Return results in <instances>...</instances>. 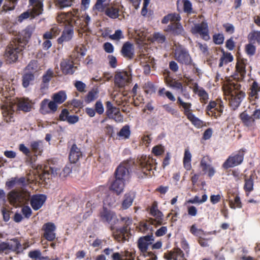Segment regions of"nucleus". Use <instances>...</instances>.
Wrapping results in <instances>:
<instances>
[{
	"instance_id": "nucleus-1",
	"label": "nucleus",
	"mask_w": 260,
	"mask_h": 260,
	"mask_svg": "<svg viewBox=\"0 0 260 260\" xmlns=\"http://www.w3.org/2000/svg\"><path fill=\"white\" fill-rule=\"evenodd\" d=\"M31 109V104L27 99H21L17 101V104L9 101L2 105L3 116L7 122L14 121L13 113L17 109L24 112L30 111Z\"/></svg>"
},
{
	"instance_id": "nucleus-2",
	"label": "nucleus",
	"mask_w": 260,
	"mask_h": 260,
	"mask_svg": "<svg viewBox=\"0 0 260 260\" xmlns=\"http://www.w3.org/2000/svg\"><path fill=\"white\" fill-rule=\"evenodd\" d=\"M241 87L237 81L229 83L224 86L225 92L229 94V104L233 110H236L245 98V93L241 90Z\"/></svg>"
},
{
	"instance_id": "nucleus-3",
	"label": "nucleus",
	"mask_w": 260,
	"mask_h": 260,
	"mask_svg": "<svg viewBox=\"0 0 260 260\" xmlns=\"http://www.w3.org/2000/svg\"><path fill=\"white\" fill-rule=\"evenodd\" d=\"M240 118L244 126L253 130L256 127V120L260 119V109H255L252 112L246 110L240 114Z\"/></svg>"
},
{
	"instance_id": "nucleus-4",
	"label": "nucleus",
	"mask_w": 260,
	"mask_h": 260,
	"mask_svg": "<svg viewBox=\"0 0 260 260\" xmlns=\"http://www.w3.org/2000/svg\"><path fill=\"white\" fill-rule=\"evenodd\" d=\"M57 21L61 22L63 21L67 22L71 28L74 27L84 29V22L82 16L78 14V11L76 10L74 13H68L67 14H62L57 17Z\"/></svg>"
},
{
	"instance_id": "nucleus-5",
	"label": "nucleus",
	"mask_w": 260,
	"mask_h": 260,
	"mask_svg": "<svg viewBox=\"0 0 260 260\" xmlns=\"http://www.w3.org/2000/svg\"><path fill=\"white\" fill-rule=\"evenodd\" d=\"M30 196V193L26 190H13L8 194V199L11 204L15 206H19L26 203Z\"/></svg>"
},
{
	"instance_id": "nucleus-6",
	"label": "nucleus",
	"mask_w": 260,
	"mask_h": 260,
	"mask_svg": "<svg viewBox=\"0 0 260 260\" xmlns=\"http://www.w3.org/2000/svg\"><path fill=\"white\" fill-rule=\"evenodd\" d=\"M134 162L132 160H125L122 162L117 168L115 172V178L127 180L129 178V170L133 166Z\"/></svg>"
},
{
	"instance_id": "nucleus-7",
	"label": "nucleus",
	"mask_w": 260,
	"mask_h": 260,
	"mask_svg": "<svg viewBox=\"0 0 260 260\" xmlns=\"http://www.w3.org/2000/svg\"><path fill=\"white\" fill-rule=\"evenodd\" d=\"M174 58L180 63L185 65L191 64L192 61L188 51L182 46H178L175 49Z\"/></svg>"
},
{
	"instance_id": "nucleus-8",
	"label": "nucleus",
	"mask_w": 260,
	"mask_h": 260,
	"mask_svg": "<svg viewBox=\"0 0 260 260\" xmlns=\"http://www.w3.org/2000/svg\"><path fill=\"white\" fill-rule=\"evenodd\" d=\"M191 31L194 35H199L205 41H208L210 38L208 23L205 21L194 24L191 28Z\"/></svg>"
},
{
	"instance_id": "nucleus-9",
	"label": "nucleus",
	"mask_w": 260,
	"mask_h": 260,
	"mask_svg": "<svg viewBox=\"0 0 260 260\" xmlns=\"http://www.w3.org/2000/svg\"><path fill=\"white\" fill-rule=\"evenodd\" d=\"M106 113L108 118L114 119L117 122H122L123 116L121 115L119 108L113 106L112 103L107 101L106 103Z\"/></svg>"
},
{
	"instance_id": "nucleus-10",
	"label": "nucleus",
	"mask_w": 260,
	"mask_h": 260,
	"mask_svg": "<svg viewBox=\"0 0 260 260\" xmlns=\"http://www.w3.org/2000/svg\"><path fill=\"white\" fill-rule=\"evenodd\" d=\"M132 80L131 75L126 71H121L116 72L114 77L115 85L119 88L127 85Z\"/></svg>"
},
{
	"instance_id": "nucleus-11",
	"label": "nucleus",
	"mask_w": 260,
	"mask_h": 260,
	"mask_svg": "<svg viewBox=\"0 0 260 260\" xmlns=\"http://www.w3.org/2000/svg\"><path fill=\"white\" fill-rule=\"evenodd\" d=\"M22 51V47L13 41L7 46L5 55L10 62H14L18 58V54Z\"/></svg>"
},
{
	"instance_id": "nucleus-12",
	"label": "nucleus",
	"mask_w": 260,
	"mask_h": 260,
	"mask_svg": "<svg viewBox=\"0 0 260 260\" xmlns=\"http://www.w3.org/2000/svg\"><path fill=\"white\" fill-rule=\"evenodd\" d=\"M20 244L17 239H11L7 242L0 243V254H7L10 251H15L19 249Z\"/></svg>"
},
{
	"instance_id": "nucleus-13",
	"label": "nucleus",
	"mask_w": 260,
	"mask_h": 260,
	"mask_svg": "<svg viewBox=\"0 0 260 260\" xmlns=\"http://www.w3.org/2000/svg\"><path fill=\"white\" fill-rule=\"evenodd\" d=\"M153 162L154 160L152 158L146 156H141L138 161L139 166L141 168L143 173L146 175H148L146 171L152 170Z\"/></svg>"
},
{
	"instance_id": "nucleus-14",
	"label": "nucleus",
	"mask_w": 260,
	"mask_h": 260,
	"mask_svg": "<svg viewBox=\"0 0 260 260\" xmlns=\"http://www.w3.org/2000/svg\"><path fill=\"white\" fill-rule=\"evenodd\" d=\"M243 160V154L242 153L237 154L234 156H230L223 164L224 169L233 168L240 165Z\"/></svg>"
},
{
	"instance_id": "nucleus-15",
	"label": "nucleus",
	"mask_w": 260,
	"mask_h": 260,
	"mask_svg": "<svg viewBox=\"0 0 260 260\" xmlns=\"http://www.w3.org/2000/svg\"><path fill=\"white\" fill-rule=\"evenodd\" d=\"M200 166L202 171L205 174H208V175L211 177L215 172V169L211 165V160L208 156H204L200 162Z\"/></svg>"
},
{
	"instance_id": "nucleus-16",
	"label": "nucleus",
	"mask_w": 260,
	"mask_h": 260,
	"mask_svg": "<svg viewBox=\"0 0 260 260\" xmlns=\"http://www.w3.org/2000/svg\"><path fill=\"white\" fill-rule=\"evenodd\" d=\"M154 241V238L152 235H147L145 236L140 237L137 242L138 247L139 250L142 253L146 252L148 246Z\"/></svg>"
},
{
	"instance_id": "nucleus-17",
	"label": "nucleus",
	"mask_w": 260,
	"mask_h": 260,
	"mask_svg": "<svg viewBox=\"0 0 260 260\" xmlns=\"http://www.w3.org/2000/svg\"><path fill=\"white\" fill-rule=\"evenodd\" d=\"M60 69L65 75L73 74L76 69L73 60L70 58L63 59L60 64Z\"/></svg>"
},
{
	"instance_id": "nucleus-18",
	"label": "nucleus",
	"mask_w": 260,
	"mask_h": 260,
	"mask_svg": "<svg viewBox=\"0 0 260 260\" xmlns=\"http://www.w3.org/2000/svg\"><path fill=\"white\" fill-rule=\"evenodd\" d=\"M150 212L151 215L155 218V219L152 221V224H155L156 222V224L158 225L161 224L164 215L158 209V204L157 202L154 201L153 203L150 208Z\"/></svg>"
},
{
	"instance_id": "nucleus-19",
	"label": "nucleus",
	"mask_w": 260,
	"mask_h": 260,
	"mask_svg": "<svg viewBox=\"0 0 260 260\" xmlns=\"http://www.w3.org/2000/svg\"><path fill=\"white\" fill-rule=\"evenodd\" d=\"M44 230V237L48 241H52L56 237V234L54 233L56 228L54 224L48 222L45 224L43 226Z\"/></svg>"
},
{
	"instance_id": "nucleus-20",
	"label": "nucleus",
	"mask_w": 260,
	"mask_h": 260,
	"mask_svg": "<svg viewBox=\"0 0 260 260\" xmlns=\"http://www.w3.org/2000/svg\"><path fill=\"white\" fill-rule=\"evenodd\" d=\"M46 200V196L44 194L33 196L30 200V205L35 210L40 209Z\"/></svg>"
},
{
	"instance_id": "nucleus-21",
	"label": "nucleus",
	"mask_w": 260,
	"mask_h": 260,
	"mask_svg": "<svg viewBox=\"0 0 260 260\" xmlns=\"http://www.w3.org/2000/svg\"><path fill=\"white\" fill-rule=\"evenodd\" d=\"M31 6V13L32 17H36L43 13V0H29Z\"/></svg>"
},
{
	"instance_id": "nucleus-22",
	"label": "nucleus",
	"mask_w": 260,
	"mask_h": 260,
	"mask_svg": "<svg viewBox=\"0 0 260 260\" xmlns=\"http://www.w3.org/2000/svg\"><path fill=\"white\" fill-rule=\"evenodd\" d=\"M121 52L124 57L132 59L134 56V47L133 45L128 42L125 43L123 45Z\"/></svg>"
},
{
	"instance_id": "nucleus-23",
	"label": "nucleus",
	"mask_w": 260,
	"mask_h": 260,
	"mask_svg": "<svg viewBox=\"0 0 260 260\" xmlns=\"http://www.w3.org/2000/svg\"><path fill=\"white\" fill-rule=\"evenodd\" d=\"M48 107L49 109L53 112L56 111L57 106L56 103L53 101H49L48 99H44L41 103V111L43 114H46L49 112L47 110V107Z\"/></svg>"
},
{
	"instance_id": "nucleus-24",
	"label": "nucleus",
	"mask_w": 260,
	"mask_h": 260,
	"mask_svg": "<svg viewBox=\"0 0 260 260\" xmlns=\"http://www.w3.org/2000/svg\"><path fill=\"white\" fill-rule=\"evenodd\" d=\"M37 77L36 75L33 73L25 72L22 77L23 87L27 88L29 85H33Z\"/></svg>"
},
{
	"instance_id": "nucleus-25",
	"label": "nucleus",
	"mask_w": 260,
	"mask_h": 260,
	"mask_svg": "<svg viewBox=\"0 0 260 260\" xmlns=\"http://www.w3.org/2000/svg\"><path fill=\"white\" fill-rule=\"evenodd\" d=\"M125 181L123 180L115 178V180L112 183L110 188L117 194H119L123 191L125 186Z\"/></svg>"
},
{
	"instance_id": "nucleus-26",
	"label": "nucleus",
	"mask_w": 260,
	"mask_h": 260,
	"mask_svg": "<svg viewBox=\"0 0 260 260\" xmlns=\"http://www.w3.org/2000/svg\"><path fill=\"white\" fill-rule=\"evenodd\" d=\"M74 35L73 28H66L62 32L61 36L57 40L59 44H62L63 42H67L70 41Z\"/></svg>"
},
{
	"instance_id": "nucleus-27",
	"label": "nucleus",
	"mask_w": 260,
	"mask_h": 260,
	"mask_svg": "<svg viewBox=\"0 0 260 260\" xmlns=\"http://www.w3.org/2000/svg\"><path fill=\"white\" fill-rule=\"evenodd\" d=\"M82 156V152L76 145L74 144L71 149L69 159L72 163H76Z\"/></svg>"
},
{
	"instance_id": "nucleus-28",
	"label": "nucleus",
	"mask_w": 260,
	"mask_h": 260,
	"mask_svg": "<svg viewBox=\"0 0 260 260\" xmlns=\"http://www.w3.org/2000/svg\"><path fill=\"white\" fill-rule=\"evenodd\" d=\"M101 217L104 220L111 224H115L117 221L114 213L108 210H104L102 213Z\"/></svg>"
},
{
	"instance_id": "nucleus-29",
	"label": "nucleus",
	"mask_w": 260,
	"mask_h": 260,
	"mask_svg": "<svg viewBox=\"0 0 260 260\" xmlns=\"http://www.w3.org/2000/svg\"><path fill=\"white\" fill-rule=\"evenodd\" d=\"M183 251L180 249H177L174 251L170 252L165 257L168 260H187L184 256Z\"/></svg>"
},
{
	"instance_id": "nucleus-30",
	"label": "nucleus",
	"mask_w": 260,
	"mask_h": 260,
	"mask_svg": "<svg viewBox=\"0 0 260 260\" xmlns=\"http://www.w3.org/2000/svg\"><path fill=\"white\" fill-rule=\"evenodd\" d=\"M135 198V194L134 192H128L125 194L122 203V209H127L131 206Z\"/></svg>"
},
{
	"instance_id": "nucleus-31",
	"label": "nucleus",
	"mask_w": 260,
	"mask_h": 260,
	"mask_svg": "<svg viewBox=\"0 0 260 260\" xmlns=\"http://www.w3.org/2000/svg\"><path fill=\"white\" fill-rule=\"evenodd\" d=\"M194 92L197 94L200 97L202 102L206 103L208 99V94L206 91L202 87H199L197 84H195L193 87Z\"/></svg>"
},
{
	"instance_id": "nucleus-32",
	"label": "nucleus",
	"mask_w": 260,
	"mask_h": 260,
	"mask_svg": "<svg viewBox=\"0 0 260 260\" xmlns=\"http://www.w3.org/2000/svg\"><path fill=\"white\" fill-rule=\"evenodd\" d=\"M177 103L182 107L183 112L186 117H188L192 113L191 110V103L184 102L180 96L177 98Z\"/></svg>"
},
{
	"instance_id": "nucleus-33",
	"label": "nucleus",
	"mask_w": 260,
	"mask_h": 260,
	"mask_svg": "<svg viewBox=\"0 0 260 260\" xmlns=\"http://www.w3.org/2000/svg\"><path fill=\"white\" fill-rule=\"evenodd\" d=\"M38 62L36 60L31 61L25 68V72L33 73L38 76V72L40 70Z\"/></svg>"
},
{
	"instance_id": "nucleus-34",
	"label": "nucleus",
	"mask_w": 260,
	"mask_h": 260,
	"mask_svg": "<svg viewBox=\"0 0 260 260\" xmlns=\"http://www.w3.org/2000/svg\"><path fill=\"white\" fill-rule=\"evenodd\" d=\"M172 31V33L176 35H184L185 31L182 25L180 23H172L169 26Z\"/></svg>"
},
{
	"instance_id": "nucleus-35",
	"label": "nucleus",
	"mask_w": 260,
	"mask_h": 260,
	"mask_svg": "<svg viewBox=\"0 0 260 260\" xmlns=\"http://www.w3.org/2000/svg\"><path fill=\"white\" fill-rule=\"evenodd\" d=\"M32 151L36 154L40 155L43 151V142L42 141H33L30 144Z\"/></svg>"
},
{
	"instance_id": "nucleus-36",
	"label": "nucleus",
	"mask_w": 260,
	"mask_h": 260,
	"mask_svg": "<svg viewBox=\"0 0 260 260\" xmlns=\"http://www.w3.org/2000/svg\"><path fill=\"white\" fill-rule=\"evenodd\" d=\"M191 154L188 149H185L183 157L184 167L187 170L191 169Z\"/></svg>"
},
{
	"instance_id": "nucleus-37",
	"label": "nucleus",
	"mask_w": 260,
	"mask_h": 260,
	"mask_svg": "<svg viewBox=\"0 0 260 260\" xmlns=\"http://www.w3.org/2000/svg\"><path fill=\"white\" fill-rule=\"evenodd\" d=\"M253 173H252L248 178L245 176L244 188L247 192H250L253 189Z\"/></svg>"
},
{
	"instance_id": "nucleus-38",
	"label": "nucleus",
	"mask_w": 260,
	"mask_h": 260,
	"mask_svg": "<svg viewBox=\"0 0 260 260\" xmlns=\"http://www.w3.org/2000/svg\"><path fill=\"white\" fill-rule=\"evenodd\" d=\"M122 221L125 222L126 224V226H123V228L117 230L118 232L120 233L121 234H123L124 236H126L127 238V236L129 232V228L128 226L132 223V220L128 217H124L122 218Z\"/></svg>"
},
{
	"instance_id": "nucleus-39",
	"label": "nucleus",
	"mask_w": 260,
	"mask_h": 260,
	"mask_svg": "<svg viewBox=\"0 0 260 260\" xmlns=\"http://www.w3.org/2000/svg\"><path fill=\"white\" fill-rule=\"evenodd\" d=\"M190 231L191 234L197 237H198L200 239L202 238L203 236H206L212 234V232H204L202 229H198L195 225H192L191 226Z\"/></svg>"
},
{
	"instance_id": "nucleus-40",
	"label": "nucleus",
	"mask_w": 260,
	"mask_h": 260,
	"mask_svg": "<svg viewBox=\"0 0 260 260\" xmlns=\"http://www.w3.org/2000/svg\"><path fill=\"white\" fill-rule=\"evenodd\" d=\"M53 74L54 73L52 70L49 69L47 70L46 73L43 77V85L41 87V89L48 87V83L53 77Z\"/></svg>"
},
{
	"instance_id": "nucleus-41",
	"label": "nucleus",
	"mask_w": 260,
	"mask_h": 260,
	"mask_svg": "<svg viewBox=\"0 0 260 260\" xmlns=\"http://www.w3.org/2000/svg\"><path fill=\"white\" fill-rule=\"evenodd\" d=\"M53 101L57 104L62 103L67 99V95L64 91H60L53 94L52 97Z\"/></svg>"
},
{
	"instance_id": "nucleus-42",
	"label": "nucleus",
	"mask_w": 260,
	"mask_h": 260,
	"mask_svg": "<svg viewBox=\"0 0 260 260\" xmlns=\"http://www.w3.org/2000/svg\"><path fill=\"white\" fill-rule=\"evenodd\" d=\"M250 90L249 96L255 99H258V93L260 91V86L256 82L254 81L253 82L250 87Z\"/></svg>"
},
{
	"instance_id": "nucleus-43",
	"label": "nucleus",
	"mask_w": 260,
	"mask_h": 260,
	"mask_svg": "<svg viewBox=\"0 0 260 260\" xmlns=\"http://www.w3.org/2000/svg\"><path fill=\"white\" fill-rule=\"evenodd\" d=\"M107 1V0H97L93 9L99 12H103L108 5V3H106Z\"/></svg>"
},
{
	"instance_id": "nucleus-44",
	"label": "nucleus",
	"mask_w": 260,
	"mask_h": 260,
	"mask_svg": "<svg viewBox=\"0 0 260 260\" xmlns=\"http://www.w3.org/2000/svg\"><path fill=\"white\" fill-rule=\"evenodd\" d=\"M187 117L191 121L192 124L197 128H200L203 126V121L198 117H196L192 113L191 114H190V115Z\"/></svg>"
},
{
	"instance_id": "nucleus-45",
	"label": "nucleus",
	"mask_w": 260,
	"mask_h": 260,
	"mask_svg": "<svg viewBox=\"0 0 260 260\" xmlns=\"http://www.w3.org/2000/svg\"><path fill=\"white\" fill-rule=\"evenodd\" d=\"M106 14L111 18H116L119 16V10L113 7L107 8L105 11Z\"/></svg>"
},
{
	"instance_id": "nucleus-46",
	"label": "nucleus",
	"mask_w": 260,
	"mask_h": 260,
	"mask_svg": "<svg viewBox=\"0 0 260 260\" xmlns=\"http://www.w3.org/2000/svg\"><path fill=\"white\" fill-rule=\"evenodd\" d=\"M167 85L176 89H182V84L181 82L173 79H166Z\"/></svg>"
},
{
	"instance_id": "nucleus-47",
	"label": "nucleus",
	"mask_w": 260,
	"mask_h": 260,
	"mask_svg": "<svg viewBox=\"0 0 260 260\" xmlns=\"http://www.w3.org/2000/svg\"><path fill=\"white\" fill-rule=\"evenodd\" d=\"M229 205L230 207L233 209H235L236 208H241L242 204L240 197L238 196H236L234 198V201L229 200Z\"/></svg>"
},
{
	"instance_id": "nucleus-48",
	"label": "nucleus",
	"mask_w": 260,
	"mask_h": 260,
	"mask_svg": "<svg viewBox=\"0 0 260 260\" xmlns=\"http://www.w3.org/2000/svg\"><path fill=\"white\" fill-rule=\"evenodd\" d=\"M151 40L152 42H156L158 43H162L166 40L165 36L159 32L154 33Z\"/></svg>"
},
{
	"instance_id": "nucleus-49",
	"label": "nucleus",
	"mask_w": 260,
	"mask_h": 260,
	"mask_svg": "<svg viewBox=\"0 0 260 260\" xmlns=\"http://www.w3.org/2000/svg\"><path fill=\"white\" fill-rule=\"evenodd\" d=\"M217 105L218 104L214 101L210 102L206 108L208 115H213L214 114H215L216 109H218Z\"/></svg>"
},
{
	"instance_id": "nucleus-50",
	"label": "nucleus",
	"mask_w": 260,
	"mask_h": 260,
	"mask_svg": "<svg viewBox=\"0 0 260 260\" xmlns=\"http://www.w3.org/2000/svg\"><path fill=\"white\" fill-rule=\"evenodd\" d=\"M150 59H148L147 57H145L143 58V60H141V62L143 64L144 68V72L145 74H148L150 72V64L152 63V61L150 62Z\"/></svg>"
},
{
	"instance_id": "nucleus-51",
	"label": "nucleus",
	"mask_w": 260,
	"mask_h": 260,
	"mask_svg": "<svg viewBox=\"0 0 260 260\" xmlns=\"http://www.w3.org/2000/svg\"><path fill=\"white\" fill-rule=\"evenodd\" d=\"M208 199V196L207 194H204L203 195L202 199L200 200V198L198 196H195L193 199H191L187 201L188 203L191 204H202L205 202Z\"/></svg>"
},
{
	"instance_id": "nucleus-52",
	"label": "nucleus",
	"mask_w": 260,
	"mask_h": 260,
	"mask_svg": "<svg viewBox=\"0 0 260 260\" xmlns=\"http://www.w3.org/2000/svg\"><path fill=\"white\" fill-rule=\"evenodd\" d=\"M34 30V27L33 26H27L21 32V34L23 37V39L25 40H26L27 39H29L30 37Z\"/></svg>"
},
{
	"instance_id": "nucleus-53",
	"label": "nucleus",
	"mask_w": 260,
	"mask_h": 260,
	"mask_svg": "<svg viewBox=\"0 0 260 260\" xmlns=\"http://www.w3.org/2000/svg\"><path fill=\"white\" fill-rule=\"evenodd\" d=\"M183 4V10L188 14L193 13L192 4L189 0H182Z\"/></svg>"
},
{
	"instance_id": "nucleus-54",
	"label": "nucleus",
	"mask_w": 260,
	"mask_h": 260,
	"mask_svg": "<svg viewBox=\"0 0 260 260\" xmlns=\"http://www.w3.org/2000/svg\"><path fill=\"white\" fill-rule=\"evenodd\" d=\"M119 137L122 139H127L130 135L129 128L127 126L123 127L118 133Z\"/></svg>"
},
{
	"instance_id": "nucleus-55",
	"label": "nucleus",
	"mask_w": 260,
	"mask_h": 260,
	"mask_svg": "<svg viewBox=\"0 0 260 260\" xmlns=\"http://www.w3.org/2000/svg\"><path fill=\"white\" fill-rule=\"evenodd\" d=\"M124 36L122 32L120 29H117L115 31V33L113 35H110L109 38L112 40L119 41L121 39H123Z\"/></svg>"
},
{
	"instance_id": "nucleus-56",
	"label": "nucleus",
	"mask_w": 260,
	"mask_h": 260,
	"mask_svg": "<svg viewBox=\"0 0 260 260\" xmlns=\"http://www.w3.org/2000/svg\"><path fill=\"white\" fill-rule=\"evenodd\" d=\"M245 51L249 56H252L255 53L256 47L252 44H248L245 46Z\"/></svg>"
},
{
	"instance_id": "nucleus-57",
	"label": "nucleus",
	"mask_w": 260,
	"mask_h": 260,
	"mask_svg": "<svg viewBox=\"0 0 260 260\" xmlns=\"http://www.w3.org/2000/svg\"><path fill=\"white\" fill-rule=\"evenodd\" d=\"M30 11L29 12L28 11L22 13L17 19V21L19 22H22L24 19L28 18L29 17H31V18H34L35 17H32L31 15V8L30 9Z\"/></svg>"
},
{
	"instance_id": "nucleus-58",
	"label": "nucleus",
	"mask_w": 260,
	"mask_h": 260,
	"mask_svg": "<svg viewBox=\"0 0 260 260\" xmlns=\"http://www.w3.org/2000/svg\"><path fill=\"white\" fill-rule=\"evenodd\" d=\"M249 38L250 40H256L260 43V31H253L249 35Z\"/></svg>"
},
{
	"instance_id": "nucleus-59",
	"label": "nucleus",
	"mask_w": 260,
	"mask_h": 260,
	"mask_svg": "<svg viewBox=\"0 0 260 260\" xmlns=\"http://www.w3.org/2000/svg\"><path fill=\"white\" fill-rule=\"evenodd\" d=\"M165 149L162 146L157 145L152 149V152L155 155H160L164 152Z\"/></svg>"
},
{
	"instance_id": "nucleus-60",
	"label": "nucleus",
	"mask_w": 260,
	"mask_h": 260,
	"mask_svg": "<svg viewBox=\"0 0 260 260\" xmlns=\"http://www.w3.org/2000/svg\"><path fill=\"white\" fill-rule=\"evenodd\" d=\"M213 40L216 44H221L224 41V37L222 34H216L213 36Z\"/></svg>"
},
{
	"instance_id": "nucleus-61",
	"label": "nucleus",
	"mask_w": 260,
	"mask_h": 260,
	"mask_svg": "<svg viewBox=\"0 0 260 260\" xmlns=\"http://www.w3.org/2000/svg\"><path fill=\"white\" fill-rule=\"evenodd\" d=\"M95 109L96 112L99 114H102L104 113V109L101 101H98L96 102L95 104Z\"/></svg>"
},
{
	"instance_id": "nucleus-62",
	"label": "nucleus",
	"mask_w": 260,
	"mask_h": 260,
	"mask_svg": "<svg viewBox=\"0 0 260 260\" xmlns=\"http://www.w3.org/2000/svg\"><path fill=\"white\" fill-rule=\"evenodd\" d=\"M113 236L114 239L118 242L124 241L127 239L126 236L118 233L117 230L116 233L113 234Z\"/></svg>"
},
{
	"instance_id": "nucleus-63",
	"label": "nucleus",
	"mask_w": 260,
	"mask_h": 260,
	"mask_svg": "<svg viewBox=\"0 0 260 260\" xmlns=\"http://www.w3.org/2000/svg\"><path fill=\"white\" fill-rule=\"evenodd\" d=\"M41 253L39 250L30 251L28 256L33 259L36 260L40 257Z\"/></svg>"
},
{
	"instance_id": "nucleus-64",
	"label": "nucleus",
	"mask_w": 260,
	"mask_h": 260,
	"mask_svg": "<svg viewBox=\"0 0 260 260\" xmlns=\"http://www.w3.org/2000/svg\"><path fill=\"white\" fill-rule=\"evenodd\" d=\"M104 49L107 53H112L114 51V47L111 43L106 42L104 44Z\"/></svg>"
}]
</instances>
